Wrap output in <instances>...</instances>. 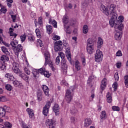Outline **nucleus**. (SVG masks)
Instances as JSON below:
<instances>
[{
	"label": "nucleus",
	"mask_w": 128,
	"mask_h": 128,
	"mask_svg": "<svg viewBox=\"0 0 128 128\" xmlns=\"http://www.w3.org/2000/svg\"><path fill=\"white\" fill-rule=\"evenodd\" d=\"M100 10L103 14H104L106 16H112L109 22L110 26L114 28L116 30H124V16H119L118 20V14H116V5L111 4L109 10L106 8L104 5H101L100 6Z\"/></svg>",
	"instance_id": "obj_1"
},
{
	"label": "nucleus",
	"mask_w": 128,
	"mask_h": 128,
	"mask_svg": "<svg viewBox=\"0 0 128 128\" xmlns=\"http://www.w3.org/2000/svg\"><path fill=\"white\" fill-rule=\"evenodd\" d=\"M70 90H67L66 94L65 99L66 100L68 104H70V102H72V96H74V90H76V86H71L70 88Z\"/></svg>",
	"instance_id": "obj_2"
},
{
	"label": "nucleus",
	"mask_w": 128,
	"mask_h": 128,
	"mask_svg": "<svg viewBox=\"0 0 128 128\" xmlns=\"http://www.w3.org/2000/svg\"><path fill=\"white\" fill-rule=\"evenodd\" d=\"M44 56H45L44 66H48V64H49L53 72H54V70H56V68L54 67L52 65V60H50V55L48 52H46L44 54Z\"/></svg>",
	"instance_id": "obj_3"
},
{
	"label": "nucleus",
	"mask_w": 128,
	"mask_h": 128,
	"mask_svg": "<svg viewBox=\"0 0 128 128\" xmlns=\"http://www.w3.org/2000/svg\"><path fill=\"white\" fill-rule=\"evenodd\" d=\"M63 46H65L66 48H66V56L68 60H69L70 64H72V66L74 64V61L72 60V55L70 54V48L68 47V44L66 42V41H64L63 42Z\"/></svg>",
	"instance_id": "obj_4"
},
{
	"label": "nucleus",
	"mask_w": 128,
	"mask_h": 128,
	"mask_svg": "<svg viewBox=\"0 0 128 128\" xmlns=\"http://www.w3.org/2000/svg\"><path fill=\"white\" fill-rule=\"evenodd\" d=\"M104 58V54H102V52L100 51V50H98L96 51V53L95 54V60L97 62H100L102 60V58Z\"/></svg>",
	"instance_id": "obj_5"
},
{
	"label": "nucleus",
	"mask_w": 128,
	"mask_h": 128,
	"mask_svg": "<svg viewBox=\"0 0 128 128\" xmlns=\"http://www.w3.org/2000/svg\"><path fill=\"white\" fill-rule=\"evenodd\" d=\"M54 50L55 52H60L62 50V40L55 42L54 44Z\"/></svg>",
	"instance_id": "obj_6"
},
{
	"label": "nucleus",
	"mask_w": 128,
	"mask_h": 128,
	"mask_svg": "<svg viewBox=\"0 0 128 128\" xmlns=\"http://www.w3.org/2000/svg\"><path fill=\"white\" fill-rule=\"evenodd\" d=\"M12 70L15 74H17L20 76V74L22 72L20 70V64L16 62H13Z\"/></svg>",
	"instance_id": "obj_7"
},
{
	"label": "nucleus",
	"mask_w": 128,
	"mask_h": 128,
	"mask_svg": "<svg viewBox=\"0 0 128 128\" xmlns=\"http://www.w3.org/2000/svg\"><path fill=\"white\" fill-rule=\"evenodd\" d=\"M50 108V102H49L46 104L45 106L43 108L42 114L45 116H47Z\"/></svg>",
	"instance_id": "obj_8"
},
{
	"label": "nucleus",
	"mask_w": 128,
	"mask_h": 128,
	"mask_svg": "<svg viewBox=\"0 0 128 128\" xmlns=\"http://www.w3.org/2000/svg\"><path fill=\"white\" fill-rule=\"evenodd\" d=\"M22 48H24V47H22L20 44H18L16 48H14V50L16 56H18V54H20V52L22 51Z\"/></svg>",
	"instance_id": "obj_9"
},
{
	"label": "nucleus",
	"mask_w": 128,
	"mask_h": 128,
	"mask_svg": "<svg viewBox=\"0 0 128 128\" xmlns=\"http://www.w3.org/2000/svg\"><path fill=\"white\" fill-rule=\"evenodd\" d=\"M42 90H44V94L48 96H50V89H48V87L46 86V85H43L42 86Z\"/></svg>",
	"instance_id": "obj_10"
},
{
	"label": "nucleus",
	"mask_w": 128,
	"mask_h": 128,
	"mask_svg": "<svg viewBox=\"0 0 128 128\" xmlns=\"http://www.w3.org/2000/svg\"><path fill=\"white\" fill-rule=\"evenodd\" d=\"M62 68L64 70H68V64H66V60L62 59L61 61Z\"/></svg>",
	"instance_id": "obj_11"
},
{
	"label": "nucleus",
	"mask_w": 128,
	"mask_h": 128,
	"mask_svg": "<svg viewBox=\"0 0 128 128\" xmlns=\"http://www.w3.org/2000/svg\"><path fill=\"white\" fill-rule=\"evenodd\" d=\"M64 30L68 34H72V32L70 26H66V24H64Z\"/></svg>",
	"instance_id": "obj_12"
},
{
	"label": "nucleus",
	"mask_w": 128,
	"mask_h": 128,
	"mask_svg": "<svg viewBox=\"0 0 128 128\" xmlns=\"http://www.w3.org/2000/svg\"><path fill=\"white\" fill-rule=\"evenodd\" d=\"M104 44V40L100 37H98V42H97V47L98 48H100Z\"/></svg>",
	"instance_id": "obj_13"
},
{
	"label": "nucleus",
	"mask_w": 128,
	"mask_h": 128,
	"mask_svg": "<svg viewBox=\"0 0 128 128\" xmlns=\"http://www.w3.org/2000/svg\"><path fill=\"white\" fill-rule=\"evenodd\" d=\"M106 78H104L102 81V84L100 86V88L102 90H104V88H106Z\"/></svg>",
	"instance_id": "obj_14"
},
{
	"label": "nucleus",
	"mask_w": 128,
	"mask_h": 128,
	"mask_svg": "<svg viewBox=\"0 0 128 128\" xmlns=\"http://www.w3.org/2000/svg\"><path fill=\"white\" fill-rule=\"evenodd\" d=\"M92 124V120L90 118H86L84 120V126L85 128H88Z\"/></svg>",
	"instance_id": "obj_15"
},
{
	"label": "nucleus",
	"mask_w": 128,
	"mask_h": 128,
	"mask_svg": "<svg viewBox=\"0 0 128 128\" xmlns=\"http://www.w3.org/2000/svg\"><path fill=\"white\" fill-rule=\"evenodd\" d=\"M86 50L88 54H92L94 52V46H88L86 47Z\"/></svg>",
	"instance_id": "obj_16"
},
{
	"label": "nucleus",
	"mask_w": 128,
	"mask_h": 128,
	"mask_svg": "<svg viewBox=\"0 0 128 128\" xmlns=\"http://www.w3.org/2000/svg\"><path fill=\"white\" fill-rule=\"evenodd\" d=\"M26 112H28V114L30 116V118H32V116H34V110L30 108H28L26 109Z\"/></svg>",
	"instance_id": "obj_17"
},
{
	"label": "nucleus",
	"mask_w": 128,
	"mask_h": 128,
	"mask_svg": "<svg viewBox=\"0 0 128 128\" xmlns=\"http://www.w3.org/2000/svg\"><path fill=\"white\" fill-rule=\"evenodd\" d=\"M94 46V40H92V38H89L87 40V46Z\"/></svg>",
	"instance_id": "obj_18"
},
{
	"label": "nucleus",
	"mask_w": 128,
	"mask_h": 128,
	"mask_svg": "<svg viewBox=\"0 0 128 128\" xmlns=\"http://www.w3.org/2000/svg\"><path fill=\"white\" fill-rule=\"evenodd\" d=\"M54 122L52 119H48L46 120V126H54Z\"/></svg>",
	"instance_id": "obj_19"
},
{
	"label": "nucleus",
	"mask_w": 128,
	"mask_h": 128,
	"mask_svg": "<svg viewBox=\"0 0 128 128\" xmlns=\"http://www.w3.org/2000/svg\"><path fill=\"white\" fill-rule=\"evenodd\" d=\"M13 84L16 88H20V86H22V84L20 82L16 80L13 81Z\"/></svg>",
	"instance_id": "obj_20"
},
{
	"label": "nucleus",
	"mask_w": 128,
	"mask_h": 128,
	"mask_svg": "<svg viewBox=\"0 0 128 128\" xmlns=\"http://www.w3.org/2000/svg\"><path fill=\"white\" fill-rule=\"evenodd\" d=\"M114 38L116 40H120L122 38V32H117L114 36Z\"/></svg>",
	"instance_id": "obj_21"
},
{
	"label": "nucleus",
	"mask_w": 128,
	"mask_h": 128,
	"mask_svg": "<svg viewBox=\"0 0 128 128\" xmlns=\"http://www.w3.org/2000/svg\"><path fill=\"white\" fill-rule=\"evenodd\" d=\"M19 76L22 78L23 80H28V76L27 75H26V74H24V73H20L19 74Z\"/></svg>",
	"instance_id": "obj_22"
},
{
	"label": "nucleus",
	"mask_w": 128,
	"mask_h": 128,
	"mask_svg": "<svg viewBox=\"0 0 128 128\" xmlns=\"http://www.w3.org/2000/svg\"><path fill=\"white\" fill-rule=\"evenodd\" d=\"M18 44V42L16 40H15L10 42V46H12V48H16Z\"/></svg>",
	"instance_id": "obj_23"
},
{
	"label": "nucleus",
	"mask_w": 128,
	"mask_h": 128,
	"mask_svg": "<svg viewBox=\"0 0 128 128\" xmlns=\"http://www.w3.org/2000/svg\"><path fill=\"white\" fill-rule=\"evenodd\" d=\"M46 30H47V32H48V34H50L52 32V26L50 25H47Z\"/></svg>",
	"instance_id": "obj_24"
},
{
	"label": "nucleus",
	"mask_w": 128,
	"mask_h": 128,
	"mask_svg": "<svg viewBox=\"0 0 128 128\" xmlns=\"http://www.w3.org/2000/svg\"><path fill=\"white\" fill-rule=\"evenodd\" d=\"M101 120H106V111H102L100 116Z\"/></svg>",
	"instance_id": "obj_25"
},
{
	"label": "nucleus",
	"mask_w": 128,
	"mask_h": 128,
	"mask_svg": "<svg viewBox=\"0 0 128 128\" xmlns=\"http://www.w3.org/2000/svg\"><path fill=\"white\" fill-rule=\"evenodd\" d=\"M83 34H86L88 32V25H84L82 28Z\"/></svg>",
	"instance_id": "obj_26"
},
{
	"label": "nucleus",
	"mask_w": 128,
	"mask_h": 128,
	"mask_svg": "<svg viewBox=\"0 0 128 128\" xmlns=\"http://www.w3.org/2000/svg\"><path fill=\"white\" fill-rule=\"evenodd\" d=\"M6 116V110L2 108H0V118H2Z\"/></svg>",
	"instance_id": "obj_27"
},
{
	"label": "nucleus",
	"mask_w": 128,
	"mask_h": 128,
	"mask_svg": "<svg viewBox=\"0 0 128 128\" xmlns=\"http://www.w3.org/2000/svg\"><path fill=\"white\" fill-rule=\"evenodd\" d=\"M5 78H8V80H14V76L12 74H7L5 75Z\"/></svg>",
	"instance_id": "obj_28"
},
{
	"label": "nucleus",
	"mask_w": 128,
	"mask_h": 128,
	"mask_svg": "<svg viewBox=\"0 0 128 128\" xmlns=\"http://www.w3.org/2000/svg\"><path fill=\"white\" fill-rule=\"evenodd\" d=\"M75 68L77 70H80V64L78 60L76 61Z\"/></svg>",
	"instance_id": "obj_29"
},
{
	"label": "nucleus",
	"mask_w": 128,
	"mask_h": 128,
	"mask_svg": "<svg viewBox=\"0 0 128 128\" xmlns=\"http://www.w3.org/2000/svg\"><path fill=\"white\" fill-rule=\"evenodd\" d=\"M0 60H2V62H8L9 58L8 56L2 55L0 58Z\"/></svg>",
	"instance_id": "obj_30"
},
{
	"label": "nucleus",
	"mask_w": 128,
	"mask_h": 128,
	"mask_svg": "<svg viewBox=\"0 0 128 128\" xmlns=\"http://www.w3.org/2000/svg\"><path fill=\"white\" fill-rule=\"evenodd\" d=\"M53 110L54 112H58V110H60V106L58 104H55L53 107Z\"/></svg>",
	"instance_id": "obj_31"
},
{
	"label": "nucleus",
	"mask_w": 128,
	"mask_h": 128,
	"mask_svg": "<svg viewBox=\"0 0 128 128\" xmlns=\"http://www.w3.org/2000/svg\"><path fill=\"white\" fill-rule=\"evenodd\" d=\"M49 22L50 24H52L53 26H54V28H58V25L57 24V22L56 21L54 20H52V19H50L49 20Z\"/></svg>",
	"instance_id": "obj_32"
},
{
	"label": "nucleus",
	"mask_w": 128,
	"mask_h": 128,
	"mask_svg": "<svg viewBox=\"0 0 128 128\" xmlns=\"http://www.w3.org/2000/svg\"><path fill=\"white\" fill-rule=\"evenodd\" d=\"M2 50L6 54H10V52H8V48H6V46H2Z\"/></svg>",
	"instance_id": "obj_33"
},
{
	"label": "nucleus",
	"mask_w": 128,
	"mask_h": 128,
	"mask_svg": "<svg viewBox=\"0 0 128 128\" xmlns=\"http://www.w3.org/2000/svg\"><path fill=\"white\" fill-rule=\"evenodd\" d=\"M5 88H6L7 90L10 92L12 88V86L10 84H6L5 85Z\"/></svg>",
	"instance_id": "obj_34"
},
{
	"label": "nucleus",
	"mask_w": 128,
	"mask_h": 128,
	"mask_svg": "<svg viewBox=\"0 0 128 128\" xmlns=\"http://www.w3.org/2000/svg\"><path fill=\"white\" fill-rule=\"evenodd\" d=\"M7 11L8 10H6V8L4 6H2L1 9L0 10V12H2V14H6Z\"/></svg>",
	"instance_id": "obj_35"
},
{
	"label": "nucleus",
	"mask_w": 128,
	"mask_h": 128,
	"mask_svg": "<svg viewBox=\"0 0 128 128\" xmlns=\"http://www.w3.org/2000/svg\"><path fill=\"white\" fill-rule=\"evenodd\" d=\"M32 74L33 76H34V78H38V70H33L32 72Z\"/></svg>",
	"instance_id": "obj_36"
},
{
	"label": "nucleus",
	"mask_w": 128,
	"mask_h": 128,
	"mask_svg": "<svg viewBox=\"0 0 128 128\" xmlns=\"http://www.w3.org/2000/svg\"><path fill=\"white\" fill-rule=\"evenodd\" d=\"M3 108L5 110V112H10V107H8L6 106H4Z\"/></svg>",
	"instance_id": "obj_37"
},
{
	"label": "nucleus",
	"mask_w": 128,
	"mask_h": 128,
	"mask_svg": "<svg viewBox=\"0 0 128 128\" xmlns=\"http://www.w3.org/2000/svg\"><path fill=\"white\" fill-rule=\"evenodd\" d=\"M60 56H58L56 59V64H57V66H58V64H60Z\"/></svg>",
	"instance_id": "obj_38"
},
{
	"label": "nucleus",
	"mask_w": 128,
	"mask_h": 128,
	"mask_svg": "<svg viewBox=\"0 0 128 128\" xmlns=\"http://www.w3.org/2000/svg\"><path fill=\"white\" fill-rule=\"evenodd\" d=\"M44 70H46V68H43L38 70L37 72H38V74H43Z\"/></svg>",
	"instance_id": "obj_39"
},
{
	"label": "nucleus",
	"mask_w": 128,
	"mask_h": 128,
	"mask_svg": "<svg viewBox=\"0 0 128 128\" xmlns=\"http://www.w3.org/2000/svg\"><path fill=\"white\" fill-rule=\"evenodd\" d=\"M20 38L22 42H24L26 40V34H24V35L21 36H20Z\"/></svg>",
	"instance_id": "obj_40"
},
{
	"label": "nucleus",
	"mask_w": 128,
	"mask_h": 128,
	"mask_svg": "<svg viewBox=\"0 0 128 128\" xmlns=\"http://www.w3.org/2000/svg\"><path fill=\"white\" fill-rule=\"evenodd\" d=\"M112 88H114V92H116V90H118V82H114L112 84Z\"/></svg>",
	"instance_id": "obj_41"
},
{
	"label": "nucleus",
	"mask_w": 128,
	"mask_h": 128,
	"mask_svg": "<svg viewBox=\"0 0 128 128\" xmlns=\"http://www.w3.org/2000/svg\"><path fill=\"white\" fill-rule=\"evenodd\" d=\"M37 98H38V100H39V102H40V100H42V92H38L37 93Z\"/></svg>",
	"instance_id": "obj_42"
},
{
	"label": "nucleus",
	"mask_w": 128,
	"mask_h": 128,
	"mask_svg": "<svg viewBox=\"0 0 128 128\" xmlns=\"http://www.w3.org/2000/svg\"><path fill=\"white\" fill-rule=\"evenodd\" d=\"M4 126H6L7 128H12V124L8 122L4 123Z\"/></svg>",
	"instance_id": "obj_43"
},
{
	"label": "nucleus",
	"mask_w": 128,
	"mask_h": 128,
	"mask_svg": "<svg viewBox=\"0 0 128 128\" xmlns=\"http://www.w3.org/2000/svg\"><path fill=\"white\" fill-rule=\"evenodd\" d=\"M62 22L64 24H68V16H64Z\"/></svg>",
	"instance_id": "obj_44"
},
{
	"label": "nucleus",
	"mask_w": 128,
	"mask_h": 128,
	"mask_svg": "<svg viewBox=\"0 0 128 128\" xmlns=\"http://www.w3.org/2000/svg\"><path fill=\"white\" fill-rule=\"evenodd\" d=\"M76 112H78V110H76V108H74L70 110V114H76Z\"/></svg>",
	"instance_id": "obj_45"
},
{
	"label": "nucleus",
	"mask_w": 128,
	"mask_h": 128,
	"mask_svg": "<svg viewBox=\"0 0 128 128\" xmlns=\"http://www.w3.org/2000/svg\"><path fill=\"white\" fill-rule=\"evenodd\" d=\"M24 72H26V74H30V70H28V68H26V67H24Z\"/></svg>",
	"instance_id": "obj_46"
},
{
	"label": "nucleus",
	"mask_w": 128,
	"mask_h": 128,
	"mask_svg": "<svg viewBox=\"0 0 128 128\" xmlns=\"http://www.w3.org/2000/svg\"><path fill=\"white\" fill-rule=\"evenodd\" d=\"M6 70V66L4 64H2L0 66V70Z\"/></svg>",
	"instance_id": "obj_47"
},
{
	"label": "nucleus",
	"mask_w": 128,
	"mask_h": 128,
	"mask_svg": "<svg viewBox=\"0 0 128 128\" xmlns=\"http://www.w3.org/2000/svg\"><path fill=\"white\" fill-rule=\"evenodd\" d=\"M43 74L46 76V78H50V73L48 71L44 70Z\"/></svg>",
	"instance_id": "obj_48"
},
{
	"label": "nucleus",
	"mask_w": 128,
	"mask_h": 128,
	"mask_svg": "<svg viewBox=\"0 0 128 128\" xmlns=\"http://www.w3.org/2000/svg\"><path fill=\"white\" fill-rule=\"evenodd\" d=\"M124 84L126 86L128 84V75L124 76Z\"/></svg>",
	"instance_id": "obj_49"
},
{
	"label": "nucleus",
	"mask_w": 128,
	"mask_h": 128,
	"mask_svg": "<svg viewBox=\"0 0 128 128\" xmlns=\"http://www.w3.org/2000/svg\"><path fill=\"white\" fill-rule=\"evenodd\" d=\"M112 110H116V112H120V108L118 106H113Z\"/></svg>",
	"instance_id": "obj_50"
},
{
	"label": "nucleus",
	"mask_w": 128,
	"mask_h": 128,
	"mask_svg": "<svg viewBox=\"0 0 128 128\" xmlns=\"http://www.w3.org/2000/svg\"><path fill=\"white\" fill-rule=\"evenodd\" d=\"M52 40H60V37L58 36H54L52 38Z\"/></svg>",
	"instance_id": "obj_51"
},
{
	"label": "nucleus",
	"mask_w": 128,
	"mask_h": 128,
	"mask_svg": "<svg viewBox=\"0 0 128 128\" xmlns=\"http://www.w3.org/2000/svg\"><path fill=\"white\" fill-rule=\"evenodd\" d=\"M12 19V20L13 22H16V15H11Z\"/></svg>",
	"instance_id": "obj_52"
},
{
	"label": "nucleus",
	"mask_w": 128,
	"mask_h": 128,
	"mask_svg": "<svg viewBox=\"0 0 128 128\" xmlns=\"http://www.w3.org/2000/svg\"><path fill=\"white\" fill-rule=\"evenodd\" d=\"M10 36H14V38H16V36H18V34H16L14 32H12V33H10Z\"/></svg>",
	"instance_id": "obj_53"
},
{
	"label": "nucleus",
	"mask_w": 128,
	"mask_h": 128,
	"mask_svg": "<svg viewBox=\"0 0 128 128\" xmlns=\"http://www.w3.org/2000/svg\"><path fill=\"white\" fill-rule=\"evenodd\" d=\"M42 42L40 40H38L37 44L39 46H40V47L42 46H44V44H42Z\"/></svg>",
	"instance_id": "obj_54"
},
{
	"label": "nucleus",
	"mask_w": 128,
	"mask_h": 128,
	"mask_svg": "<svg viewBox=\"0 0 128 128\" xmlns=\"http://www.w3.org/2000/svg\"><path fill=\"white\" fill-rule=\"evenodd\" d=\"M116 56H122V51L118 50L116 53Z\"/></svg>",
	"instance_id": "obj_55"
},
{
	"label": "nucleus",
	"mask_w": 128,
	"mask_h": 128,
	"mask_svg": "<svg viewBox=\"0 0 128 128\" xmlns=\"http://www.w3.org/2000/svg\"><path fill=\"white\" fill-rule=\"evenodd\" d=\"M76 106L78 108H82V104L80 102H77L76 104Z\"/></svg>",
	"instance_id": "obj_56"
},
{
	"label": "nucleus",
	"mask_w": 128,
	"mask_h": 128,
	"mask_svg": "<svg viewBox=\"0 0 128 128\" xmlns=\"http://www.w3.org/2000/svg\"><path fill=\"white\" fill-rule=\"evenodd\" d=\"M38 22L40 26H42V17H40L38 18Z\"/></svg>",
	"instance_id": "obj_57"
},
{
	"label": "nucleus",
	"mask_w": 128,
	"mask_h": 128,
	"mask_svg": "<svg viewBox=\"0 0 128 128\" xmlns=\"http://www.w3.org/2000/svg\"><path fill=\"white\" fill-rule=\"evenodd\" d=\"M60 58H62V60H64V52H61L60 53Z\"/></svg>",
	"instance_id": "obj_58"
},
{
	"label": "nucleus",
	"mask_w": 128,
	"mask_h": 128,
	"mask_svg": "<svg viewBox=\"0 0 128 128\" xmlns=\"http://www.w3.org/2000/svg\"><path fill=\"white\" fill-rule=\"evenodd\" d=\"M114 78H115V80H118V78H119V77H118V72H116L114 74Z\"/></svg>",
	"instance_id": "obj_59"
},
{
	"label": "nucleus",
	"mask_w": 128,
	"mask_h": 128,
	"mask_svg": "<svg viewBox=\"0 0 128 128\" xmlns=\"http://www.w3.org/2000/svg\"><path fill=\"white\" fill-rule=\"evenodd\" d=\"M92 77L90 76L87 81V84H90V82H92Z\"/></svg>",
	"instance_id": "obj_60"
},
{
	"label": "nucleus",
	"mask_w": 128,
	"mask_h": 128,
	"mask_svg": "<svg viewBox=\"0 0 128 128\" xmlns=\"http://www.w3.org/2000/svg\"><path fill=\"white\" fill-rule=\"evenodd\" d=\"M28 40H30V42H34V37L32 36H29L28 38Z\"/></svg>",
	"instance_id": "obj_61"
},
{
	"label": "nucleus",
	"mask_w": 128,
	"mask_h": 128,
	"mask_svg": "<svg viewBox=\"0 0 128 128\" xmlns=\"http://www.w3.org/2000/svg\"><path fill=\"white\" fill-rule=\"evenodd\" d=\"M107 102L109 104H110V102H112V97H110L109 98H107Z\"/></svg>",
	"instance_id": "obj_62"
},
{
	"label": "nucleus",
	"mask_w": 128,
	"mask_h": 128,
	"mask_svg": "<svg viewBox=\"0 0 128 128\" xmlns=\"http://www.w3.org/2000/svg\"><path fill=\"white\" fill-rule=\"evenodd\" d=\"M67 8H70V10H72V4H69L67 6Z\"/></svg>",
	"instance_id": "obj_63"
},
{
	"label": "nucleus",
	"mask_w": 128,
	"mask_h": 128,
	"mask_svg": "<svg viewBox=\"0 0 128 128\" xmlns=\"http://www.w3.org/2000/svg\"><path fill=\"white\" fill-rule=\"evenodd\" d=\"M70 120H71V122L72 124H74V122H76V118H74V117H72Z\"/></svg>",
	"instance_id": "obj_64"
}]
</instances>
